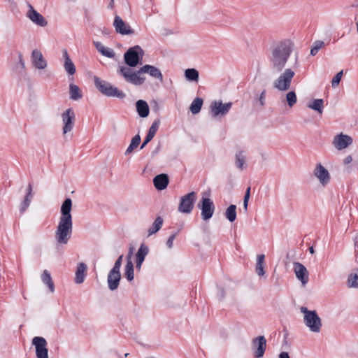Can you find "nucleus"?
Returning <instances> with one entry per match:
<instances>
[{
	"label": "nucleus",
	"instance_id": "35",
	"mask_svg": "<svg viewBox=\"0 0 358 358\" xmlns=\"http://www.w3.org/2000/svg\"><path fill=\"white\" fill-rule=\"evenodd\" d=\"M41 278L42 282L48 287L50 292L53 293L55 292V285L49 271L44 270Z\"/></svg>",
	"mask_w": 358,
	"mask_h": 358
},
{
	"label": "nucleus",
	"instance_id": "31",
	"mask_svg": "<svg viewBox=\"0 0 358 358\" xmlns=\"http://www.w3.org/2000/svg\"><path fill=\"white\" fill-rule=\"evenodd\" d=\"M143 73H139V70L136 72H134L132 75H130L125 80L134 85H141L144 83L145 80V77L141 76Z\"/></svg>",
	"mask_w": 358,
	"mask_h": 358
},
{
	"label": "nucleus",
	"instance_id": "26",
	"mask_svg": "<svg viewBox=\"0 0 358 358\" xmlns=\"http://www.w3.org/2000/svg\"><path fill=\"white\" fill-rule=\"evenodd\" d=\"M94 45L97 51L103 56L108 58H114L115 53L113 49L106 47L102 43L99 41H94Z\"/></svg>",
	"mask_w": 358,
	"mask_h": 358
},
{
	"label": "nucleus",
	"instance_id": "25",
	"mask_svg": "<svg viewBox=\"0 0 358 358\" xmlns=\"http://www.w3.org/2000/svg\"><path fill=\"white\" fill-rule=\"evenodd\" d=\"M153 183L157 189H164L169 184V178L167 175L164 173L157 175L154 178Z\"/></svg>",
	"mask_w": 358,
	"mask_h": 358
},
{
	"label": "nucleus",
	"instance_id": "37",
	"mask_svg": "<svg viewBox=\"0 0 358 358\" xmlns=\"http://www.w3.org/2000/svg\"><path fill=\"white\" fill-rule=\"evenodd\" d=\"M163 222V219L161 217H157L152 223V226L148 229V236H150L157 233L162 228Z\"/></svg>",
	"mask_w": 358,
	"mask_h": 358
},
{
	"label": "nucleus",
	"instance_id": "18",
	"mask_svg": "<svg viewBox=\"0 0 358 358\" xmlns=\"http://www.w3.org/2000/svg\"><path fill=\"white\" fill-rule=\"evenodd\" d=\"M294 271L296 278L305 285L308 282V272L307 268L299 262H294Z\"/></svg>",
	"mask_w": 358,
	"mask_h": 358
},
{
	"label": "nucleus",
	"instance_id": "36",
	"mask_svg": "<svg viewBox=\"0 0 358 358\" xmlns=\"http://www.w3.org/2000/svg\"><path fill=\"white\" fill-rule=\"evenodd\" d=\"M184 74L187 81L198 83L199 73L196 69H187L185 71Z\"/></svg>",
	"mask_w": 358,
	"mask_h": 358
},
{
	"label": "nucleus",
	"instance_id": "15",
	"mask_svg": "<svg viewBox=\"0 0 358 358\" xmlns=\"http://www.w3.org/2000/svg\"><path fill=\"white\" fill-rule=\"evenodd\" d=\"M32 344L36 348L37 358H48V350L46 340L40 336H36L32 339Z\"/></svg>",
	"mask_w": 358,
	"mask_h": 358
},
{
	"label": "nucleus",
	"instance_id": "32",
	"mask_svg": "<svg viewBox=\"0 0 358 358\" xmlns=\"http://www.w3.org/2000/svg\"><path fill=\"white\" fill-rule=\"evenodd\" d=\"M137 112L141 117H146L149 115V106L143 100H138L136 103Z\"/></svg>",
	"mask_w": 358,
	"mask_h": 358
},
{
	"label": "nucleus",
	"instance_id": "19",
	"mask_svg": "<svg viewBox=\"0 0 358 358\" xmlns=\"http://www.w3.org/2000/svg\"><path fill=\"white\" fill-rule=\"evenodd\" d=\"M121 279L120 271L111 269L108 275L107 282L108 288L111 291L117 289Z\"/></svg>",
	"mask_w": 358,
	"mask_h": 358
},
{
	"label": "nucleus",
	"instance_id": "38",
	"mask_svg": "<svg viewBox=\"0 0 358 358\" xmlns=\"http://www.w3.org/2000/svg\"><path fill=\"white\" fill-rule=\"evenodd\" d=\"M203 101L201 98L196 97L192 102L189 110L192 114H197L200 112Z\"/></svg>",
	"mask_w": 358,
	"mask_h": 358
},
{
	"label": "nucleus",
	"instance_id": "3",
	"mask_svg": "<svg viewBox=\"0 0 358 358\" xmlns=\"http://www.w3.org/2000/svg\"><path fill=\"white\" fill-rule=\"evenodd\" d=\"M303 321L308 330L313 334H320L322 327V320L315 310H310L305 306L300 308Z\"/></svg>",
	"mask_w": 358,
	"mask_h": 358
},
{
	"label": "nucleus",
	"instance_id": "41",
	"mask_svg": "<svg viewBox=\"0 0 358 358\" xmlns=\"http://www.w3.org/2000/svg\"><path fill=\"white\" fill-rule=\"evenodd\" d=\"M141 142V136L137 134L131 138V143L125 151V155H128L136 148Z\"/></svg>",
	"mask_w": 358,
	"mask_h": 358
},
{
	"label": "nucleus",
	"instance_id": "47",
	"mask_svg": "<svg viewBox=\"0 0 358 358\" xmlns=\"http://www.w3.org/2000/svg\"><path fill=\"white\" fill-rule=\"evenodd\" d=\"M176 234H173L171 236H169L168 240L166 241V245L169 249H171L173 245V241L176 238Z\"/></svg>",
	"mask_w": 358,
	"mask_h": 358
},
{
	"label": "nucleus",
	"instance_id": "1",
	"mask_svg": "<svg viewBox=\"0 0 358 358\" xmlns=\"http://www.w3.org/2000/svg\"><path fill=\"white\" fill-rule=\"evenodd\" d=\"M71 209L72 201L70 198H67L62 204L61 215L55 234L57 243L61 245H66L71 236L73 231Z\"/></svg>",
	"mask_w": 358,
	"mask_h": 358
},
{
	"label": "nucleus",
	"instance_id": "42",
	"mask_svg": "<svg viewBox=\"0 0 358 358\" xmlns=\"http://www.w3.org/2000/svg\"><path fill=\"white\" fill-rule=\"evenodd\" d=\"M347 285L349 288L358 289V274H349L347 280Z\"/></svg>",
	"mask_w": 358,
	"mask_h": 358
},
{
	"label": "nucleus",
	"instance_id": "45",
	"mask_svg": "<svg viewBox=\"0 0 358 358\" xmlns=\"http://www.w3.org/2000/svg\"><path fill=\"white\" fill-rule=\"evenodd\" d=\"M120 73L126 79L130 75H132L134 71H133L130 68L126 66H121L119 69Z\"/></svg>",
	"mask_w": 358,
	"mask_h": 358
},
{
	"label": "nucleus",
	"instance_id": "40",
	"mask_svg": "<svg viewBox=\"0 0 358 358\" xmlns=\"http://www.w3.org/2000/svg\"><path fill=\"white\" fill-rule=\"evenodd\" d=\"M225 217L230 222H233L236 219V206L230 205L225 211Z\"/></svg>",
	"mask_w": 358,
	"mask_h": 358
},
{
	"label": "nucleus",
	"instance_id": "13",
	"mask_svg": "<svg viewBox=\"0 0 358 358\" xmlns=\"http://www.w3.org/2000/svg\"><path fill=\"white\" fill-rule=\"evenodd\" d=\"M266 346V340L264 336H259L252 339V350L253 355L256 358L264 356Z\"/></svg>",
	"mask_w": 358,
	"mask_h": 358
},
{
	"label": "nucleus",
	"instance_id": "48",
	"mask_svg": "<svg viewBox=\"0 0 358 358\" xmlns=\"http://www.w3.org/2000/svg\"><path fill=\"white\" fill-rule=\"evenodd\" d=\"M122 259H123V255H120L117 259L116 260V262H115V264L113 267V269H115V270H117V271H120V268H121V266H122Z\"/></svg>",
	"mask_w": 358,
	"mask_h": 358
},
{
	"label": "nucleus",
	"instance_id": "28",
	"mask_svg": "<svg viewBox=\"0 0 358 358\" xmlns=\"http://www.w3.org/2000/svg\"><path fill=\"white\" fill-rule=\"evenodd\" d=\"M265 256L264 255H258L257 256V262L255 266V271L259 277L264 276L265 271Z\"/></svg>",
	"mask_w": 358,
	"mask_h": 358
},
{
	"label": "nucleus",
	"instance_id": "34",
	"mask_svg": "<svg viewBox=\"0 0 358 358\" xmlns=\"http://www.w3.org/2000/svg\"><path fill=\"white\" fill-rule=\"evenodd\" d=\"M281 101H286L289 108H292L297 102V96L294 91H289L281 97Z\"/></svg>",
	"mask_w": 358,
	"mask_h": 358
},
{
	"label": "nucleus",
	"instance_id": "49",
	"mask_svg": "<svg viewBox=\"0 0 358 358\" xmlns=\"http://www.w3.org/2000/svg\"><path fill=\"white\" fill-rule=\"evenodd\" d=\"M265 94H266V91L263 90L259 96V102L260 106H263L265 104Z\"/></svg>",
	"mask_w": 358,
	"mask_h": 358
},
{
	"label": "nucleus",
	"instance_id": "5",
	"mask_svg": "<svg viewBox=\"0 0 358 358\" xmlns=\"http://www.w3.org/2000/svg\"><path fill=\"white\" fill-rule=\"evenodd\" d=\"M94 83L96 89L105 96L119 99H124L126 96L122 91L119 90L110 83L101 80L97 76H94Z\"/></svg>",
	"mask_w": 358,
	"mask_h": 358
},
{
	"label": "nucleus",
	"instance_id": "50",
	"mask_svg": "<svg viewBox=\"0 0 358 358\" xmlns=\"http://www.w3.org/2000/svg\"><path fill=\"white\" fill-rule=\"evenodd\" d=\"M352 162V157L351 155L346 156L343 160V163L345 166H348Z\"/></svg>",
	"mask_w": 358,
	"mask_h": 358
},
{
	"label": "nucleus",
	"instance_id": "24",
	"mask_svg": "<svg viewBox=\"0 0 358 358\" xmlns=\"http://www.w3.org/2000/svg\"><path fill=\"white\" fill-rule=\"evenodd\" d=\"M149 249L147 245L145 244H141L140 248H138L136 259V267L137 269L140 270L142 266V264L146 257V255L148 254Z\"/></svg>",
	"mask_w": 358,
	"mask_h": 358
},
{
	"label": "nucleus",
	"instance_id": "7",
	"mask_svg": "<svg viewBox=\"0 0 358 358\" xmlns=\"http://www.w3.org/2000/svg\"><path fill=\"white\" fill-rule=\"evenodd\" d=\"M313 175L322 187L328 186L331 180L329 171L320 162L316 163L313 170Z\"/></svg>",
	"mask_w": 358,
	"mask_h": 358
},
{
	"label": "nucleus",
	"instance_id": "52",
	"mask_svg": "<svg viewBox=\"0 0 358 358\" xmlns=\"http://www.w3.org/2000/svg\"><path fill=\"white\" fill-rule=\"evenodd\" d=\"M279 358H289V356L287 352H282L279 355Z\"/></svg>",
	"mask_w": 358,
	"mask_h": 358
},
{
	"label": "nucleus",
	"instance_id": "20",
	"mask_svg": "<svg viewBox=\"0 0 358 358\" xmlns=\"http://www.w3.org/2000/svg\"><path fill=\"white\" fill-rule=\"evenodd\" d=\"M139 73H148L151 77L159 80L160 82L163 81L161 71L154 66L146 64L139 69Z\"/></svg>",
	"mask_w": 358,
	"mask_h": 358
},
{
	"label": "nucleus",
	"instance_id": "54",
	"mask_svg": "<svg viewBox=\"0 0 358 358\" xmlns=\"http://www.w3.org/2000/svg\"><path fill=\"white\" fill-rule=\"evenodd\" d=\"M309 251H310V252L311 254H313V253L315 252V250H314V249H313V247H310V248H309Z\"/></svg>",
	"mask_w": 358,
	"mask_h": 358
},
{
	"label": "nucleus",
	"instance_id": "44",
	"mask_svg": "<svg viewBox=\"0 0 358 358\" xmlns=\"http://www.w3.org/2000/svg\"><path fill=\"white\" fill-rule=\"evenodd\" d=\"M343 77V71H339L336 73V75L331 80V86L333 88H336L342 79Z\"/></svg>",
	"mask_w": 358,
	"mask_h": 358
},
{
	"label": "nucleus",
	"instance_id": "10",
	"mask_svg": "<svg viewBox=\"0 0 358 358\" xmlns=\"http://www.w3.org/2000/svg\"><path fill=\"white\" fill-rule=\"evenodd\" d=\"M196 199L194 192H189L180 198L178 205V211L182 213H190L194 208V203Z\"/></svg>",
	"mask_w": 358,
	"mask_h": 358
},
{
	"label": "nucleus",
	"instance_id": "22",
	"mask_svg": "<svg viewBox=\"0 0 358 358\" xmlns=\"http://www.w3.org/2000/svg\"><path fill=\"white\" fill-rule=\"evenodd\" d=\"M235 166L240 170L243 171L247 167V154L244 150H238L235 154Z\"/></svg>",
	"mask_w": 358,
	"mask_h": 358
},
{
	"label": "nucleus",
	"instance_id": "21",
	"mask_svg": "<svg viewBox=\"0 0 358 358\" xmlns=\"http://www.w3.org/2000/svg\"><path fill=\"white\" fill-rule=\"evenodd\" d=\"M87 266L83 262H80L77 264V268L75 273L74 282L76 284H81L84 282L87 275Z\"/></svg>",
	"mask_w": 358,
	"mask_h": 358
},
{
	"label": "nucleus",
	"instance_id": "8",
	"mask_svg": "<svg viewBox=\"0 0 358 358\" xmlns=\"http://www.w3.org/2000/svg\"><path fill=\"white\" fill-rule=\"evenodd\" d=\"M62 123V134L66 135L71 133L74 127L76 114L73 108H69L61 114Z\"/></svg>",
	"mask_w": 358,
	"mask_h": 358
},
{
	"label": "nucleus",
	"instance_id": "23",
	"mask_svg": "<svg viewBox=\"0 0 358 358\" xmlns=\"http://www.w3.org/2000/svg\"><path fill=\"white\" fill-rule=\"evenodd\" d=\"M62 55L64 57V70L69 76H73L75 74L76 70L73 62L70 58L68 51L66 49L63 50Z\"/></svg>",
	"mask_w": 358,
	"mask_h": 358
},
{
	"label": "nucleus",
	"instance_id": "30",
	"mask_svg": "<svg viewBox=\"0 0 358 358\" xmlns=\"http://www.w3.org/2000/svg\"><path fill=\"white\" fill-rule=\"evenodd\" d=\"M69 97L73 101H78L83 98L81 90L74 83H70L69 85Z\"/></svg>",
	"mask_w": 358,
	"mask_h": 358
},
{
	"label": "nucleus",
	"instance_id": "51",
	"mask_svg": "<svg viewBox=\"0 0 358 358\" xmlns=\"http://www.w3.org/2000/svg\"><path fill=\"white\" fill-rule=\"evenodd\" d=\"M19 61L22 69H25V64L23 61L22 56L21 54L19 55Z\"/></svg>",
	"mask_w": 358,
	"mask_h": 358
},
{
	"label": "nucleus",
	"instance_id": "43",
	"mask_svg": "<svg viewBox=\"0 0 358 358\" xmlns=\"http://www.w3.org/2000/svg\"><path fill=\"white\" fill-rule=\"evenodd\" d=\"M324 43L323 41H315L310 50V55L315 56L318 51L324 46Z\"/></svg>",
	"mask_w": 358,
	"mask_h": 358
},
{
	"label": "nucleus",
	"instance_id": "4",
	"mask_svg": "<svg viewBox=\"0 0 358 358\" xmlns=\"http://www.w3.org/2000/svg\"><path fill=\"white\" fill-rule=\"evenodd\" d=\"M278 72L279 75L273 82V87L280 92L288 91L295 76V71L289 68Z\"/></svg>",
	"mask_w": 358,
	"mask_h": 358
},
{
	"label": "nucleus",
	"instance_id": "29",
	"mask_svg": "<svg viewBox=\"0 0 358 358\" xmlns=\"http://www.w3.org/2000/svg\"><path fill=\"white\" fill-rule=\"evenodd\" d=\"M159 128V122L155 121L149 129L148 133L141 146V149H143L155 136Z\"/></svg>",
	"mask_w": 358,
	"mask_h": 358
},
{
	"label": "nucleus",
	"instance_id": "16",
	"mask_svg": "<svg viewBox=\"0 0 358 358\" xmlns=\"http://www.w3.org/2000/svg\"><path fill=\"white\" fill-rule=\"evenodd\" d=\"M113 25L115 31L121 35H132L135 33L131 26L118 15L115 17Z\"/></svg>",
	"mask_w": 358,
	"mask_h": 358
},
{
	"label": "nucleus",
	"instance_id": "9",
	"mask_svg": "<svg viewBox=\"0 0 358 358\" xmlns=\"http://www.w3.org/2000/svg\"><path fill=\"white\" fill-rule=\"evenodd\" d=\"M143 55V51L139 45L130 48L124 55L125 63L130 67H135L139 63L140 56Z\"/></svg>",
	"mask_w": 358,
	"mask_h": 358
},
{
	"label": "nucleus",
	"instance_id": "55",
	"mask_svg": "<svg viewBox=\"0 0 358 358\" xmlns=\"http://www.w3.org/2000/svg\"><path fill=\"white\" fill-rule=\"evenodd\" d=\"M131 252L129 254V255L127 256V261L128 260H131L130 258H131Z\"/></svg>",
	"mask_w": 358,
	"mask_h": 358
},
{
	"label": "nucleus",
	"instance_id": "11",
	"mask_svg": "<svg viewBox=\"0 0 358 358\" xmlns=\"http://www.w3.org/2000/svg\"><path fill=\"white\" fill-rule=\"evenodd\" d=\"M198 207L201 210V215L203 220H208L213 217L215 206L210 198L203 197L201 203L198 204Z\"/></svg>",
	"mask_w": 358,
	"mask_h": 358
},
{
	"label": "nucleus",
	"instance_id": "53",
	"mask_svg": "<svg viewBox=\"0 0 358 358\" xmlns=\"http://www.w3.org/2000/svg\"><path fill=\"white\" fill-rule=\"evenodd\" d=\"M353 7L358 8V0L352 5Z\"/></svg>",
	"mask_w": 358,
	"mask_h": 358
},
{
	"label": "nucleus",
	"instance_id": "6",
	"mask_svg": "<svg viewBox=\"0 0 358 358\" xmlns=\"http://www.w3.org/2000/svg\"><path fill=\"white\" fill-rule=\"evenodd\" d=\"M232 106V102L223 103L221 100H214L210 104V113L213 118L220 119L228 114Z\"/></svg>",
	"mask_w": 358,
	"mask_h": 358
},
{
	"label": "nucleus",
	"instance_id": "33",
	"mask_svg": "<svg viewBox=\"0 0 358 358\" xmlns=\"http://www.w3.org/2000/svg\"><path fill=\"white\" fill-rule=\"evenodd\" d=\"M32 187L31 185H28L27 187V194L24 199V200L20 205V211L21 213H24L29 206L31 201L32 199Z\"/></svg>",
	"mask_w": 358,
	"mask_h": 358
},
{
	"label": "nucleus",
	"instance_id": "17",
	"mask_svg": "<svg viewBox=\"0 0 358 358\" xmlns=\"http://www.w3.org/2000/svg\"><path fill=\"white\" fill-rule=\"evenodd\" d=\"M352 143V138L345 134H340L336 136L333 141V145L338 150L348 148Z\"/></svg>",
	"mask_w": 358,
	"mask_h": 358
},
{
	"label": "nucleus",
	"instance_id": "46",
	"mask_svg": "<svg viewBox=\"0 0 358 358\" xmlns=\"http://www.w3.org/2000/svg\"><path fill=\"white\" fill-rule=\"evenodd\" d=\"M250 196V187H248L246 190V192L243 199V208L245 211L248 210V201Z\"/></svg>",
	"mask_w": 358,
	"mask_h": 358
},
{
	"label": "nucleus",
	"instance_id": "2",
	"mask_svg": "<svg viewBox=\"0 0 358 358\" xmlns=\"http://www.w3.org/2000/svg\"><path fill=\"white\" fill-rule=\"evenodd\" d=\"M293 49L294 43L289 39L281 41L273 47L269 61L274 71L285 69Z\"/></svg>",
	"mask_w": 358,
	"mask_h": 358
},
{
	"label": "nucleus",
	"instance_id": "39",
	"mask_svg": "<svg viewBox=\"0 0 358 358\" xmlns=\"http://www.w3.org/2000/svg\"><path fill=\"white\" fill-rule=\"evenodd\" d=\"M124 275L129 281H131L134 278V264L131 260H128L124 268Z\"/></svg>",
	"mask_w": 358,
	"mask_h": 358
},
{
	"label": "nucleus",
	"instance_id": "27",
	"mask_svg": "<svg viewBox=\"0 0 358 358\" xmlns=\"http://www.w3.org/2000/svg\"><path fill=\"white\" fill-rule=\"evenodd\" d=\"M307 107L322 115L324 110V100L322 99H314L307 103Z\"/></svg>",
	"mask_w": 358,
	"mask_h": 358
},
{
	"label": "nucleus",
	"instance_id": "12",
	"mask_svg": "<svg viewBox=\"0 0 358 358\" xmlns=\"http://www.w3.org/2000/svg\"><path fill=\"white\" fill-rule=\"evenodd\" d=\"M26 16L32 23L38 27H45L48 25L46 19L29 3L28 4Z\"/></svg>",
	"mask_w": 358,
	"mask_h": 358
},
{
	"label": "nucleus",
	"instance_id": "14",
	"mask_svg": "<svg viewBox=\"0 0 358 358\" xmlns=\"http://www.w3.org/2000/svg\"><path fill=\"white\" fill-rule=\"evenodd\" d=\"M31 62L33 66L38 71L45 70L48 66V62L43 57L41 51L38 49L32 50Z\"/></svg>",
	"mask_w": 358,
	"mask_h": 358
}]
</instances>
